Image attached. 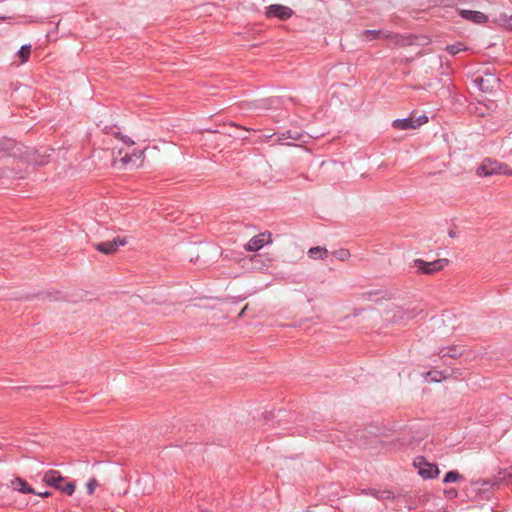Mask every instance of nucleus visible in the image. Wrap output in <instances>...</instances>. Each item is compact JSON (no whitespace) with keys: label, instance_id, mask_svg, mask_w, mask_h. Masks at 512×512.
Here are the masks:
<instances>
[{"label":"nucleus","instance_id":"1","mask_svg":"<svg viewBox=\"0 0 512 512\" xmlns=\"http://www.w3.org/2000/svg\"><path fill=\"white\" fill-rule=\"evenodd\" d=\"M363 37L367 41H373L380 38H385L390 41L389 46H407L412 44L409 36L393 33L386 30H364L362 33Z\"/></svg>","mask_w":512,"mask_h":512},{"label":"nucleus","instance_id":"2","mask_svg":"<svg viewBox=\"0 0 512 512\" xmlns=\"http://www.w3.org/2000/svg\"><path fill=\"white\" fill-rule=\"evenodd\" d=\"M43 482L69 496L75 491V484L67 481L57 470L47 471L43 476Z\"/></svg>","mask_w":512,"mask_h":512},{"label":"nucleus","instance_id":"3","mask_svg":"<svg viewBox=\"0 0 512 512\" xmlns=\"http://www.w3.org/2000/svg\"><path fill=\"white\" fill-rule=\"evenodd\" d=\"M476 172L477 175L485 177L495 174L512 175V170L509 169L508 165L492 159H485Z\"/></svg>","mask_w":512,"mask_h":512},{"label":"nucleus","instance_id":"4","mask_svg":"<svg viewBox=\"0 0 512 512\" xmlns=\"http://www.w3.org/2000/svg\"><path fill=\"white\" fill-rule=\"evenodd\" d=\"M448 263L449 260L446 258H440L432 262H427L424 261L423 259H415L414 267H416L418 269V272L422 274L432 275L436 272L443 270L444 267L448 265Z\"/></svg>","mask_w":512,"mask_h":512},{"label":"nucleus","instance_id":"5","mask_svg":"<svg viewBox=\"0 0 512 512\" xmlns=\"http://www.w3.org/2000/svg\"><path fill=\"white\" fill-rule=\"evenodd\" d=\"M417 460L415 465L418 467V473L422 478L435 479L438 477L440 470L436 464L428 463L423 456L418 457Z\"/></svg>","mask_w":512,"mask_h":512},{"label":"nucleus","instance_id":"6","mask_svg":"<svg viewBox=\"0 0 512 512\" xmlns=\"http://www.w3.org/2000/svg\"><path fill=\"white\" fill-rule=\"evenodd\" d=\"M294 14V11L284 5L272 4L266 8L265 16L267 18H278L281 21L290 19Z\"/></svg>","mask_w":512,"mask_h":512},{"label":"nucleus","instance_id":"7","mask_svg":"<svg viewBox=\"0 0 512 512\" xmlns=\"http://www.w3.org/2000/svg\"><path fill=\"white\" fill-rule=\"evenodd\" d=\"M126 244L127 238H121L118 236L110 241L96 243L94 244V248L105 255H111L114 254L120 246H124Z\"/></svg>","mask_w":512,"mask_h":512},{"label":"nucleus","instance_id":"8","mask_svg":"<svg viewBox=\"0 0 512 512\" xmlns=\"http://www.w3.org/2000/svg\"><path fill=\"white\" fill-rule=\"evenodd\" d=\"M499 82V78L491 73L485 74V76L476 77L474 83L483 92H490L493 90L495 85Z\"/></svg>","mask_w":512,"mask_h":512},{"label":"nucleus","instance_id":"9","mask_svg":"<svg viewBox=\"0 0 512 512\" xmlns=\"http://www.w3.org/2000/svg\"><path fill=\"white\" fill-rule=\"evenodd\" d=\"M271 234L270 233H260L254 237H252L248 243L245 245V249L247 251H258L261 249L266 243L270 241Z\"/></svg>","mask_w":512,"mask_h":512},{"label":"nucleus","instance_id":"10","mask_svg":"<svg viewBox=\"0 0 512 512\" xmlns=\"http://www.w3.org/2000/svg\"><path fill=\"white\" fill-rule=\"evenodd\" d=\"M459 15L463 19L471 21L476 24H484L488 21V17L480 11L462 9L459 11Z\"/></svg>","mask_w":512,"mask_h":512},{"label":"nucleus","instance_id":"11","mask_svg":"<svg viewBox=\"0 0 512 512\" xmlns=\"http://www.w3.org/2000/svg\"><path fill=\"white\" fill-rule=\"evenodd\" d=\"M14 490L19 491L24 494H32L35 493V490L22 478L16 477L11 482Z\"/></svg>","mask_w":512,"mask_h":512},{"label":"nucleus","instance_id":"12","mask_svg":"<svg viewBox=\"0 0 512 512\" xmlns=\"http://www.w3.org/2000/svg\"><path fill=\"white\" fill-rule=\"evenodd\" d=\"M392 127L397 130L415 129V125L413 123V115L408 118L394 120L392 122Z\"/></svg>","mask_w":512,"mask_h":512},{"label":"nucleus","instance_id":"13","mask_svg":"<svg viewBox=\"0 0 512 512\" xmlns=\"http://www.w3.org/2000/svg\"><path fill=\"white\" fill-rule=\"evenodd\" d=\"M438 355L441 358L450 357L452 359H457L463 355V352L457 346H450L440 349Z\"/></svg>","mask_w":512,"mask_h":512},{"label":"nucleus","instance_id":"14","mask_svg":"<svg viewBox=\"0 0 512 512\" xmlns=\"http://www.w3.org/2000/svg\"><path fill=\"white\" fill-rule=\"evenodd\" d=\"M308 255L312 259H325L328 256V250L325 247H312L308 250Z\"/></svg>","mask_w":512,"mask_h":512},{"label":"nucleus","instance_id":"15","mask_svg":"<svg viewBox=\"0 0 512 512\" xmlns=\"http://www.w3.org/2000/svg\"><path fill=\"white\" fill-rule=\"evenodd\" d=\"M462 478H463L462 475L458 471L451 470L446 473V475L443 479V482L444 483L457 482V481L461 480Z\"/></svg>","mask_w":512,"mask_h":512},{"label":"nucleus","instance_id":"16","mask_svg":"<svg viewBox=\"0 0 512 512\" xmlns=\"http://www.w3.org/2000/svg\"><path fill=\"white\" fill-rule=\"evenodd\" d=\"M31 53V45H23L18 51V55L21 59V62H27Z\"/></svg>","mask_w":512,"mask_h":512},{"label":"nucleus","instance_id":"17","mask_svg":"<svg viewBox=\"0 0 512 512\" xmlns=\"http://www.w3.org/2000/svg\"><path fill=\"white\" fill-rule=\"evenodd\" d=\"M464 50H466V47L462 43L451 44V45H447V47H446V51L451 55H456L459 52L464 51Z\"/></svg>","mask_w":512,"mask_h":512},{"label":"nucleus","instance_id":"18","mask_svg":"<svg viewBox=\"0 0 512 512\" xmlns=\"http://www.w3.org/2000/svg\"><path fill=\"white\" fill-rule=\"evenodd\" d=\"M395 317H397V318H394L393 321L394 322H398V321H401V320H403L405 318H407V319L413 318L414 315L412 314V312L405 311L402 308H398L397 309V315H395Z\"/></svg>","mask_w":512,"mask_h":512},{"label":"nucleus","instance_id":"19","mask_svg":"<svg viewBox=\"0 0 512 512\" xmlns=\"http://www.w3.org/2000/svg\"><path fill=\"white\" fill-rule=\"evenodd\" d=\"M333 255L337 259H339L341 261H345L350 257V252L347 249H339V250L334 251Z\"/></svg>","mask_w":512,"mask_h":512},{"label":"nucleus","instance_id":"20","mask_svg":"<svg viewBox=\"0 0 512 512\" xmlns=\"http://www.w3.org/2000/svg\"><path fill=\"white\" fill-rule=\"evenodd\" d=\"M428 376H431L430 380L434 381V382H439L442 379L447 378V376L444 374L443 371H431V372H428Z\"/></svg>","mask_w":512,"mask_h":512},{"label":"nucleus","instance_id":"21","mask_svg":"<svg viewBox=\"0 0 512 512\" xmlns=\"http://www.w3.org/2000/svg\"><path fill=\"white\" fill-rule=\"evenodd\" d=\"M428 122V117L426 115H421L417 118L413 116V123L415 125V129L420 127L421 125Z\"/></svg>","mask_w":512,"mask_h":512},{"label":"nucleus","instance_id":"22","mask_svg":"<svg viewBox=\"0 0 512 512\" xmlns=\"http://www.w3.org/2000/svg\"><path fill=\"white\" fill-rule=\"evenodd\" d=\"M500 20H501L502 24L506 28L512 30V15L508 16L506 14H503V15H501V19Z\"/></svg>","mask_w":512,"mask_h":512},{"label":"nucleus","instance_id":"23","mask_svg":"<svg viewBox=\"0 0 512 512\" xmlns=\"http://www.w3.org/2000/svg\"><path fill=\"white\" fill-rule=\"evenodd\" d=\"M98 486V482L96 479H91L88 483H87V491H88V494H93L94 491H95V488Z\"/></svg>","mask_w":512,"mask_h":512},{"label":"nucleus","instance_id":"24","mask_svg":"<svg viewBox=\"0 0 512 512\" xmlns=\"http://www.w3.org/2000/svg\"><path fill=\"white\" fill-rule=\"evenodd\" d=\"M120 140L128 146L134 145V141L126 135H122Z\"/></svg>","mask_w":512,"mask_h":512},{"label":"nucleus","instance_id":"25","mask_svg":"<svg viewBox=\"0 0 512 512\" xmlns=\"http://www.w3.org/2000/svg\"><path fill=\"white\" fill-rule=\"evenodd\" d=\"M445 494L449 497V498H453V497H456L458 495V492L456 489L454 488H451L449 490H446L445 491Z\"/></svg>","mask_w":512,"mask_h":512},{"label":"nucleus","instance_id":"26","mask_svg":"<svg viewBox=\"0 0 512 512\" xmlns=\"http://www.w3.org/2000/svg\"><path fill=\"white\" fill-rule=\"evenodd\" d=\"M111 134L114 135L118 139H120L121 136H122V134L120 133L119 129L114 130L113 128H111Z\"/></svg>","mask_w":512,"mask_h":512},{"label":"nucleus","instance_id":"27","mask_svg":"<svg viewBox=\"0 0 512 512\" xmlns=\"http://www.w3.org/2000/svg\"><path fill=\"white\" fill-rule=\"evenodd\" d=\"M34 494H37L38 496H41L44 498L52 495V493L50 491H45V492H40V493L35 492Z\"/></svg>","mask_w":512,"mask_h":512},{"label":"nucleus","instance_id":"28","mask_svg":"<svg viewBox=\"0 0 512 512\" xmlns=\"http://www.w3.org/2000/svg\"><path fill=\"white\" fill-rule=\"evenodd\" d=\"M131 158H132V156L125 155V156L121 159V161H122L123 163H128L129 161H131Z\"/></svg>","mask_w":512,"mask_h":512},{"label":"nucleus","instance_id":"29","mask_svg":"<svg viewBox=\"0 0 512 512\" xmlns=\"http://www.w3.org/2000/svg\"><path fill=\"white\" fill-rule=\"evenodd\" d=\"M448 235L451 238H455L457 236V232L455 230L451 229V230H449Z\"/></svg>","mask_w":512,"mask_h":512},{"label":"nucleus","instance_id":"30","mask_svg":"<svg viewBox=\"0 0 512 512\" xmlns=\"http://www.w3.org/2000/svg\"><path fill=\"white\" fill-rule=\"evenodd\" d=\"M245 309L246 307L243 310H241L240 316L244 313Z\"/></svg>","mask_w":512,"mask_h":512},{"label":"nucleus","instance_id":"31","mask_svg":"<svg viewBox=\"0 0 512 512\" xmlns=\"http://www.w3.org/2000/svg\"><path fill=\"white\" fill-rule=\"evenodd\" d=\"M142 155H143V152H140L138 157L140 158V157H142Z\"/></svg>","mask_w":512,"mask_h":512}]
</instances>
